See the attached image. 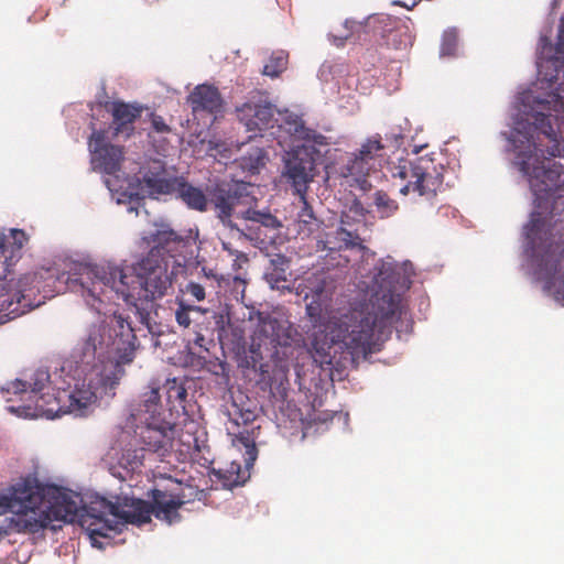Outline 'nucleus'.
<instances>
[{"mask_svg": "<svg viewBox=\"0 0 564 564\" xmlns=\"http://www.w3.org/2000/svg\"><path fill=\"white\" fill-rule=\"evenodd\" d=\"M32 519L34 522H31L28 519H20V518L18 520L13 521L14 531H17V532H20L22 530L33 531V529L36 524V520H35V518H32Z\"/></svg>", "mask_w": 564, "mask_h": 564, "instance_id": "a19ab883", "label": "nucleus"}, {"mask_svg": "<svg viewBox=\"0 0 564 564\" xmlns=\"http://www.w3.org/2000/svg\"><path fill=\"white\" fill-rule=\"evenodd\" d=\"M351 35V32H347L345 35L340 37V40H346Z\"/></svg>", "mask_w": 564, "mask_h": 564, "instance_id": "603ef678", "label": "nucleus"}, {"mask_svg": "<svg viewBox=\"0 0 564 564\" xmlns=\"http://www.w3.org/2000/svg\"><path fill=\"white\" fill-rule=\"evenodd\" d=\"M223 247H224L225 250H228L230 254H234V252L231 251V249H229L227 243L224 242Z\"/></svg>", "mask_w": 564, "mask_h": 564, "instance_id": "3c124183", "label": "nucleus"}, {"mask_svg": "<svg viewBox=\"0 0 564 564\" xmlns=\"http://www.w3.org/2000/svg\"><path fill=\"white\" fill-rule=\"evenodd\" d=\"M417 3H419V2L413 1L411 6H408V4H406V2H393V4H398V6L404 7V8H406L408 10L413 9Z\"/></svg>", "mask_w": 564, "mask_h": 564, "instance_id": "a18cd8bd", "label": "nucleus"}, {"mask_svg": "<svg viewBox=\"0 0 564 564\" xmlns=\"http://www.w3.org/2000/svg\"><path fill=\"white\" fill-rule=\"evenodd\" d=\"M348 218H349V216H348V215H346V214H345V215H343V216H341V224H343V225H349Z\"/></svg>", "mask_w": 564, "mask_h": 564, "instance_id": "8fccbe9b", "label": "nucleus"}, {"mask_svg": "<svg viewBox=\"0 0 564 564\" xmlns=\"http://www.w3.org/2000/svg\"><path fill=\"white\" fill-rule=\"evenodd\" d=\"M393 180L400 181L402 195L414 194L431 202L443 189L445 166L429 155L400 158L389 163Z\"/></svg>", "mask_w": 564, "mask_h": 564, "instance_id": "0eeeda50", "label": "nucleus"}, {"mask_svg": "<svg viewBox=\"0 0 564 564\" xmlns=\"http://www.w3.org/2000/svg\"><path fill=\"white\" fill-rule=\"evenodd\" d=\"M377 290L369 303L346 310H334L332 300L335 282L325 271L307 274L293 284V292L305 302V313L314 327L324 328V339L317 336L313 349L322 364H332V349L339 346L352 359L380 350L391 334L393 323L402 314V295L411 281L391 261H382L375 275Z\"/></svg>", "mask_w": 564, "mask_h": 564, "instance_id": "f257e3e1", "label": "nucleus"}, {"mask_svg": "<svg viewBox=\"0 0 564 564\" xmlns=\"http://www.w3.org/2000/svg\"><path fill=\"white\" fill-rule=\"evenodd\" d=\"M151 124L153 130L158 133L171 132V127L165 122L164 118L159 115L151 113Z\"/></svg>", "mask_w": 564, "mask_h": 564, "instance_id": "4c0bfd02", "label": "nucleus"}, {"mask_svg": "<svg viewBox=\"0 0 564 564\" xmlns=\"http://www.w3.org/2000/svg\"><path fill=\"white\" fill-rule=\"evenodd\" d=\"M236 115L248 131H262L273 127L275 106L264 93L254 91L236 107Z\"/></svg>", "mask_w": 564, "mask_h": 564, "instance_id": "9d476101", "label": "nucleus"}, {"mask_svg": "<svg viewBox=\"0 0 564 564\" xmlns=\"http://www.w3.org/2000/svg\"><path fill=\"white\" fill-rule=\"evenodd\" d=\"M6 491L14 507V514L18 517L35 512L43 502L44 487L36 476L28 475L6 488Z\"/></svg>", "mask_w": 564, "mask_h": 564, "instance_id": "ddd939ff", "label": "nucleus"}, {"mask_svg": "<svg viewBox=\"0 0 564 564\" xmlns=\"http://www.w3.org/2000/svg\"><path fill=\"white\" fill-rule=\"evenodd\" d=\"M91 164L95 170L112 175L121 170L124 148L107 142L106 131H94L89 138Z\"/></svg>", "mask_w": 564, "mask_h": 564, "instance_id": "4468645a", "label": "nucleus"}, {"mask_svg": "<svg viewBox=\"0 0 564 564\" xmlns=\"http://www.w3.org/2000/svg\"><path fill=\"white\" fill-rule=\"evenodd\" d=\"M256 413L251 410H242L237 405L232 406V410L229 411V417L234 424L239 426L240 424L247 425L252 423L256 420Z\"/></svg>", "mask_w": 564, "mask_h": 564, "instance_id": "473e14b6", "label": "nucleus"}, {"mask_svg": "<svg viewBox=\"0 0 564 564\" xmlns=\"http://www.w3.org/2000/svg\"><path fill=\"white\" fill-rule=\"evenodd\" d=\"M134 438L142 449L165 456L172 449L174 425L166 420L137 423Z\"/></svg>", "mask_w": 564, "mask_h": 564, "instance_id": "f8f14e48", "label": "nucleus"}, {"mask_svg": "<svg viewBox=\"0 0 564 564\" xmlns=\"http://www.w3.org/2000/svg\"><path fill=\"white\" fill-rule=\"evenodd\" d=\"M17 505H12L11 499L9 498L6 489L0 492V516L6 514L8 512L14 513V507Z\"/></svg>", "mask_w": 564, "mask_h": 564, "instance_id": "58836bf2", "label": "nucleus"}, {"mask_svg": "<svg viewBox=\"0 0 564 564\" xmlns=\"http://www.w3.org/2000/svg\"><path fill=\"white\" fill-rule=\"evenodd\" d=\"M197 231L180 235L167 226L147 237L150 251L137 264L134 272L115 263L82 269L79 276L65 280L79 284L83 293L100 303L122 299L139 308V302L160 299L172 288L173 279L193 254Z\"/></svg>", "mask_w": 564, "mask_h": 564, "instance_id": "f03ea898", "label": "nucleus"}, {"mask_svg": "<svg viewBox=\"0 0 564 564\" xmlns=\"http://www.w3.org/2000/svg\"><path fill=\"white\" fill-rule=\"evenodd\" d=\"M383 150L381 138L379 135L367 139L360 149L347 155L346 161L340 166L343 177H354L359 181L366 177L373 167V161Z\"/></svg>", "mask_w": 564, "mask_h": 564, "instance_id": "2eb2a0df", "label": "nucleus"}, {"mask_svg": "<svg viewBox=\"0 0 564 564\" xmlns=\"http://www.w3.org/2000/svg\"><path fill=\"white\" fill-rule=\"evenodd\" d=\"M166 402L171 410L177 406L184 408L187 391L176 379L167 380L165 384Z\"/></svg>", "mask_w": 564, "mask_h": 564, "instance_id": "c85d7f7f", "label": "nucleus"}, {"mask_svg": "<svg viewBox=\"0 0 564 564\" xmlns=\"http://www.w3.org/2000/svg\"><path fill=\"white\" fill-rule=\"evenodd\" d=\"M83 382L77 381L73 390L58 388L57 394L54 397L58 408L48 409L50 412L73 413L76 416H86L90 406L96 402L97 390L101 389L105 393L110 390H105L99 383L96 375L87 372L84 375Z\"/></svg>", "mask_w": 564, "mask_h": 564, "instance_id": "1a4fd4ad", "label": "nucleus"}, {"mask_svg": "<svg viewBox=\"0 0 564 564\" xmlns=\"http://www.w3.org/2000/svg\"><path fill=\"white\" fill-rule=\"evenodd\" d=\"M241 217L267 229L275 230L281 227L279 219L270 212H261L253 208H248L242 213Z\"/></svg>", "mask_w": 564, "mask_h": 564, "instance_id": "bb28decb", "label": "nucleus"}, {"mask_svg": "<svg viewBox=\"0 0 564 564\" xmlns=\"http://www.w3.org/2000/svg\"><path fill=\"white\" fill-rule=\"evenodd\" d=\"M252 185L231 180L208 186V208L212 207L223 225L234 228L231 217L237 206L247 205L253 198Z\"/></svg>", "mask_w": 564, "mask_h": 564, "instance_id": "6e6552de", "label": "nucleus"}, {"mask_svg": "<svg viewBox=\"0 0 564 564\" xmlns=\"http://www.w3.org/2000/svg\"><path fill=\"white\" fill-rule=\"evenodd\" d=\"M106 110L112 117L111 129L113 137L123 135L128 139L134 133V123L142 116L144 107L137 102L115 100L106 105Z\"/></svg>", "mask_w": 564, "mask_h": 564, "instance_id": "f3484780", "label": "nucleus"}, {"mask_svg": "<svg viewBox=\"0 0 564 564\" xmlns=\"http://www.w3.org/2000/svg\"><path fill=\"white\" fill-rule=\"evenodd\" d=\"M303 206L297 214V226L299 232L305 236H310L319 228V223L314 215L313 208L307 203L306 196L301 199Z\"/></svg>", "mask_w": 564, "mask_h": 564, "instance_id": "a878e982", "label": "nucleus"}, {"mask_svg": "<svg viewBox=\"0 0 564 564\" xmlns=\"http://www.w3.org/2000/svg\"><path fill=\"white\" fill-rule=\"evenodd\" d=\"M236 261L248 262V258L245 253L237 251Z\"/></svg>", "mask_w": 564, "mask_h": 564, "instance_id": "09e8293b", "label": "nucleus"}, {"mask_svg": "<svg viewBox=\"0 0 564 564\" xmlns=\"http://www.w3.org/2000/svg\"><path fill=\"white\" fill-rule=\"evenodd\" d=\"M345 25H346L347 29H352V28H355L357 25L361 26V23H359V22L357 23L355 21L346 20Z\"/></svg>", "mask_w": 564, "mask_h": 564, "instance_id": "de8ad7c7", "label": "nucleus"}, {"mask_svg": "<svg viewBox=\"0 0 564 564\" xmlns=\"http://www.w3.org/2000/svg\"><path fill=\"white\" fill-rule=\"evenodd\" d=\"M184 505L181 497L160 489L152 490V502L142 499L116 496L115 501L98 498L89 507L91 539L108 538L110 532L120 530L124 524H144L153 514L169 524L180 520L178 509Z\"/></svg>", "mask_w": 564, "mask_h": 564, "instance_id": "20e7f679", "label": "nucleus"}, {"mask_svg": "<svg viewBox=\"0 0 564 564\" xmlns=\"http://www.w3.org/2000/svg\"><path fill=\"white\" fill-rule=\"evenodd\" d=\"M290 268L291 259L284 254L276 253L271 257L263 278L271 289L291 293L293 292V285L286 284L291 276Z\"/></svg>", "mask_w": 564, "mask_h": 564, "instance_id": "6ab92c4d", "label": "nucleus"}, {"mask_svg": "<svg viewBox=\"0 0 564 564\" xmlns=\"http://www.w3.org/2000/svg\"><path fill=\"white\" fill-rule=\"evenodd\" d=\"M240 464L231 463L229 467L225 470H219V476L225 479V481L230 486H239L245 482V477L240 471Z\"/></svg>", "mask_w": 564, "mask_h": 564, "instance_id": "7c9ffc66", "label": "nucleus"}, {"mask_svg": "<svg viewBox=\"0 0 564 564\" xmlns=\"http://www.w3.org/2000/svg\"><path fill=\"white\" fill-rule=\"evenodd\" d=\"M50 378H51V376L46 369H37L34 371L31 382H26V381L17 379L12 383V386H13L12 389L15 393H20V392H25L30 388L31 392L40 393L50 383Z\"/></svg>", "mask_w": 564, "mask_h": 564, "instance_id": "b1692460", "label": "nucleus"}, {"mask_svg": "<svg viewBox=\"0 0 564 564\" xmlns=\"http://www.w3.org/2000/svg\"><path fill=\"white\" fill-rule=\"evenodd\" d=\"M59 280L55 270L42 269L22 275L14 290L3 292L0 289V324L39 307L58 291L56 283Z\"/></svg>", "mask_w": 564, "mask_h": 564, "instance_id": "423d86ee", "label": "nucleus"}, {"mask_svg": "<svg viewBox=\"0 0 564 564\" xmlns=\"http://www.w3.org/2000/svg\"><path fill=\"white\" fill-rule=\"evenodd\" d=\"M238 438L246 446L249 459L254 460L257 448L256 445L250 441V437L248 435H242L240 433V436Z\"/></svg>", "mask_w": 564, "mask_h": 564, "instance_id": "79ce46f5", "label": "nucleus"}, {"mask_svg": "<svg viewBox=\"0 0 564 564\" xmlns=\"http://www.w3.org/2000/svg\"><path fill=\"white\" fill-rule=\"evenodd\" d=\"M289 124V131L304 143L288 153L282 175L300 199H304L310 184L318 174L317 165L329 151L330 143L327 137L305 127L299 119Z\"/></svg>", "mask_w": 564, "mask_h": 564, "instance_id": "39448f33", "label": "nucleus"}, {"mask_svg": "<svg viewBox=\"0 0 564 564\" xmlns=\"http://www.w3.org/2000/svg\"><path fill=\"white\" fill-rule=\"evenodd\" d=\"M556 297L558 300L564 301V280L562 281L561 285L556 290Z\"/></svg>", "mask_w": 564, "mask_h": 564, "instance_id": "37998d69", "label": "nucleus"}, {"mask_svg": "<svg viewBox=\"0 0 564 564\" xmlns=\"http://www.w3.org/2000/svg\"><path fill=\"white\" fill-rule=\"evenodd\" d=\"M556 297L558 300L564 301V280L562 281L561 285L556 290Z\"/></svg>", "mask_w": 564, "mask_h": 564, "instance_id": "c03bdc74", "label": "nucleus"}, {"mask_svg": "<svg viewBox=\"0 0 564 564\" xmlns=\"http://www.w3.org/2000/svg\"><path fill=\"white\" fill-rule=\"evenodd\" d=\"M399 24V19L384 13L369 15L366 20V28L370 29L375 36L384 40L387 45L395 44V39L391 36L398 31Z\"/></svg>", "mask_w": 564, "mask_h": 564, "instance_id": "4be33fe9", "label": "nucleus"}, {"mask_svg": "<svg viewBox=\"0 0 564 564\" xmlns=\"http://www.w3.org/2000/svg\"><path fill=\"white\" fill-rule=\"evenodd\" d=\"M336 237L346 248L362 247L360 236L356 231L348 230L344 226L337 229Z\"/></svg>", "mask_w": 564, "mask_h": 564, "instance_id": "2f4dec72", "label": "nucleus"}, {"mask_svg": "<svg viewBox=\"0 0 564 564\" xmlns=\"http://www.w3.org/2000/svg\"><path fill=\"white\" fill-rule=\"evenodd\" d=\"M375 206L381 218L391 217L399 209L398 203L383 191L375 193Z\"/></svg>", "mask_w": 564, "mask_h": 564, "instance_id": "c756f323", "label": "nucleus"}, {"mask_svg": "<svg viewBox=\"0 0 564 564\" xmlns=\"http://www.w3.org/2000/svg\"><path fill=\"white\" fill-rule=\"evenodd\" d=\"M181 176L165 177L160 174L147 176L144 182L152 194H175Z\"/></svg>", "mask_w": 564, "mask_h": 564, "instance_id": "393cba45", "label": "nucleus"}, {"mask_svg": "<svg viewBox=\"0 0 564 564\" xmlns=\"http://www.w3.org/2000/svg\"><path fill=\"white\" fill-rule=\"evenodd\" d=\"M457 46V34L455 31H446L443 35L441 54L442 55H454Z\"/></svg>", "mask_w": 564, "mask_h": 564, "instance_id": "72a5a7b5", "label": "nucleus"}, {"mask_svg": "<svg viewBox=\"0 0 564 564\" xmlns=\"http://www.w3.org/2000/svg\"><path fill=\"white\" fill-rule=\"evenodd\" d=\"M288 390L289 380L285 376H282L279 382L276 379H274L270 384L271 394L279 400H285L288 397Z\"/></svg>", "mask_w": 564, "mask_h": 564, "instance_id": "f704fd0d", "label": "nucleus"}, {"mask_svg": "<svg viewBox=\"0 0 564 564\" xmlns=\"http://www.w3.org/2000/svg\"><path fill=\"white\" fill-rule=\"evenodd\" d=\"M10 236L17 249H21L28 240L25 232L21 229H11Z\"/></svg>", "mask_w": 564, "mask_h": 564, "instance_id": "ea45409f", "label": "nucleus"}, {"mask_svg": "<svg viewBox=\"0 0 564 564\" xmlns=\"http://www.w3.org/2000/svg\"><path fill=\"white\" fill-rule=\"evenodd\" d=\"M175 195L188 209L199 213H206L208 210V186L205 192L203 188L194 186L181 176Z\"/></svg>", "mask_w": 564, "mask_h": 564, "instance_id": "aec40b11", "label": "nucleus"}, {"mask_svg": "<svg viewBox=\"0 0 564 564\" xmlns=\"http://www.w3.org/2000/svg\"><path fill=\"white\" fill-rule=\"evenodd\" d=\"M188 104L193 112L206 111L217 113L224 106L223 97L217 87L213 85H198L188 96Z\"/></svg>", "mask_w": 564, "mask_h": 564, "instance_id": "a211bd4d", "label": "nucleus"}, {"mask_svg": "<svg viewBox=\"0 0 564 564\" xmlns=\"http://www.w3.org/2000/svg\"><path fill=\"white\" fill-rule=\"evenodd\" d=\"M269 160V155L263 148H251L239 159V165L243 171L257 174L263 169Z\"/></svg>", "mask_w": 564, "mask_h": 564, "instance_id": "5701e85b", "label": "nucleus"}, {"mask_svg": "<svg viewBox=\"0 0 564 564\" xmlns=\"http://www.w3.org/2000/svg\"><path fill=\"white\" fill-rule=\"evenodd\" d=\"M162 405L159 387H151L149 391L141 397L140 404L133 414L137 423H147L151 421L164 420L162 417Z\"/></svg>", "mask_w": 564, "mask_h": 564, "instance_id": "412c9836", "label": "nucleus"}, {"mask_svg": "<svg viewBox=\"0 0 564 564\" xmlns=\"http://www.w3.org/2000/svg\"><path fill=\"white\" fill-rule=\"evenodd\" d=\"M137 336L131 324L113 314L106 324L90 325L72 352L83 375L91 372L105 390H115L134 358Z\"/></svg>", "mask_w": 564, "mask_h": 564, "instance_id": "7ed1b4c3", "label": "nucleus"}, {"mask_svg": "<svg viewBox=\"0 0 564 564\" xmlns=\"http://www.w3.org/2000/svg\"><path fill=\"white\" fill-rule=\"evenodd\" d=\"M96 497L90 501V503L86 507L82 506V499L78 495H75L70 491H57V494L53 498V502L51 505V511L55 519L63 520L66 522H75L77 519H80L83 525H86L87 531L91 535L89 530V524H91V516L89 513V507L93 501L98 499Z\"/></svg>", "mask_w": 564, "mask_h": 564, "instance_id": "dca6fc26", "label": "nucleus"}, {"mask_svg": "<svg viewBox=\"0 0 564 564\" xmlns=\"http://www.w3.org/2000/svg\"><path fill=\"white\" fill-rule=\"evenodd\" d=\"M294 328L288 321H280L269 314L260 315L252 336V346L272 350L278 355L279 347H289L293 341Z\"/></svg>", "mask_w": 564, "mask_h": 564, "instance_id": "9b49d317", "label": "nucleus"}, {"mask_svg": "<svg viewBox=\"0 0 564 564\" xmlns=\"http://www.w3.org/2000/svg\"><path fill=\"white\" fill-rule=\"evenodd\" d=\"M184 292L198 302L203 301L206 296L204 286L196 282H188Z\"/></svg>", "mask_w": 564, "mask_h": 564, "instance_id": "e433bc0d", "label": "nucleus"}, {"mask_svg": "<svg viewBox=\"0 0 564 564\" xmlns=\"http://www.w3.org/2000/svg\"><path fill=\"white\" fill-rule=\"evenodd\" d=\"M288 59L289 55L286 52H273L263 66L262 74L272 78L279 77L286 69Z\"/></svg>", "mask_w": 564, "mask_h": 564, "instance_id": "cd10ccee", "label": "nucleus"}, {"mask_svg": "<svg viewBox=\"0 0 564 564\" xmlns=\"http://www.w3.org/2000/svg\"><path fill=\"white\" fill-rule=\"evenodd\" d=\"M4 246H6V236L4 235H0V257L4 252Z\"/></svg>", "mask_w": 564, "mask_h": 564, "instance_id": "49530a36", "label": "nucleus"}, {"mask_svg": "<svg viewBox=\"0 0 564 564\" xmlns=\"http://www.w3.org/2000/svg\"><path fill=\"white\" fill-rule=\"evenodd\" d=\"M196 310L192 305H185L183 301L180 302L178 308L175 312V318L180 326L188 327L191 325L189 312Z\"/></svg>", "mask_w": 564, "mask_h": 564, "instance_id": "c9c22d12", "label": "nucleus"}]
</instances>
